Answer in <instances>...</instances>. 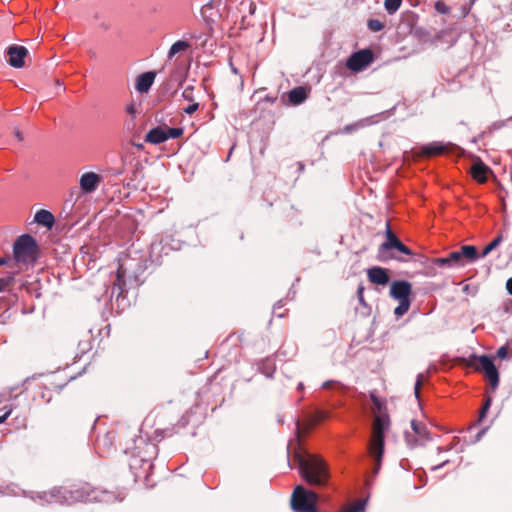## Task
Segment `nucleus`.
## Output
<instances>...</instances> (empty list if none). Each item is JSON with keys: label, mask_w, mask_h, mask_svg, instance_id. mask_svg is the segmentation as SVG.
<instances>
[{"label": "nucleus", "mask_w": 512, "mask_h": 512, "mask_svg": "<svg viewBox=\"0 0 512 512\" xmlns=\"http://www.w3.org/2000/svg\"><path fill=\"white\" fill-rule=\"evenodd\" d=\"M14 135L15 137L19 140V141H22L23 140V134L21 133V131L19 129H15L14 130Z\"/></svg>", "instance_id": "46"}, {"label": "nucleus", "mask_w": 512, "mask_h": 512, "mask_svg": "<svg viewBox=\"0 0 512 512\" xmlns=\"http://www.w3.org/2000/svg\"><path fill=\"white\" fill-rule=\"evenodd\" d=\"M411 427H412L413 431L419 435H422L425 430V427L423 425H421L420 423H418L416 420L411 421Z\"/></svg>", "instance_id": "35"}, {"label": "nucleus", "mask_w": 512, "mask_h": 512, "mask_svg": "<svg viewBox=\"0 0 512 512\" xmlns=\"http://www.w3.org/2000/svg\"><path fill=\"white\" fill-rule=\"evenodd\" d=\"M12 410L8 409L2 416H0V424L4 423L6 419L11 415Z\"/></svg>", "instance_id": "42"}, {"label": "nucleus", "mask_w": 512, "mask_h": 512, "mask_svg": "<svg viewBox=\"0 0 512 512\" xmlns=\"http://www.w3.org/2000/svg\"><path fill=\"white\" fill-rule=\"evenodd\" d=\"M363 292H364V287L363 286H359L358 290H357V295H358V298H359L360 302H364Z\"/></svg>", "instance_id": "43"}, {"label": "nucleus", "mask_w": 512, "mask_h": 512, "mask_svg": "<svg viewBox=\"0 0 512 512\" xmlns=\"http://www.w3.org/2000/svg\"><path fill=\"white\" fill-rule=\"evenodd\" d=\"M466 364L467 366L474 368L476 371L485 374L492 391L497 389L499 385V373L490 357L486 355H471L466 360Z\"/></svg>", "instance_id": "4"}, {"label": "nucleus", "mask_w": 512, "mask_h": 512, "mask_svg": "<svg viewBox=\"0 0 512 512\" xmlns=\"http://www.w3.org/2000/svg\"><path fill=\"white\" fill-rule=\"evenodd\" d=\"M506 289L510 295H512V277L506 282Z\"/></svg>", "instance_id": "44"}, {"label": "nucleus", "mask_w": 512, "mask_h": 512, "mask_svg": "<svg viewBox=\"0 0 512 512\" xmlns=\"http://www.w3.org/2000/svg\"><path fill=\"white\" fill-rule=\"evenodd\" d=\"M155 76V73L152 71L140 74L136 80V90L140 93L148 92L154 82Z\"/></svg>", "instance_id": "16"}, {"label": "nucleus", "mask_w": 512, "mask_h": 512, "mask_svg": "<svg viewBox=\"0 0 512 512\" xmlns=\"http://www.w3.org/2000/svg\"><path fill=\"white\" fill-rule=\"evenodd\" d=\"M392 250H396V251H398L402 254L408 255V256L414 255L412 250L401 242V240L391 230L389 224H387L386 231H385V241L383 243H381L378 248V258L381 261H387V260H391V259L403 261V259L395 256L391 252Z\"/></svg>", "instance_id": "3"}, {"label": "nucleus", "mask_w": 512, "mask_h": 512, "mask_svg": "<svg viewBox=\"0 0 512 512\" xmlns=\"http://www.w3.org/2000/svg\"><path fill=\"white\" fill-rule=\"evenodd\" d=\"M123 452L127 455H131L133 457L138 456V453H136L134 447H123Z\"/></svg>", "instance_id": "39"}, {"label": "nucleus", "mask_w": 512, "mask_h": 512, "mask_svg": "<svg viewBox=\"0 0 512 512\" xmlns=\"http://www.w3.org/2000/svg\"><path fill=\"white\" fill-rule=\"evenodd\" d=\"M126 112L130 115H133L136 113V107L135 105L132 103V104H129L126 106Z\"/></svg>", "instance_id": "41"}, {"label": "nucleus", "mask_w": 512, "mask_h": 512, "mask_svg": "<svg viewBox=\"0 0 512 512\" xmlns=\"http://www.w3.org/2000/svg\"><path fill=\"white\" fill-rule=\"evenodd\" d=\"M290 502L294 512H317L318 494L298 485L293 490Z\"/></svg>", "instance_id": "5"}, {"label": "nucleus", "mask_w": 512, "mask_h": 512, "mask_svg": "<svg viewBox=\"0 0 512 512\" xmlns=\"http://www.w3.org/2000/svg\"><path fill=\"white\" fill-rule=\"evenodd\" d=\"M367 25L368 28L373 32L381 31L384 28V24L378 19H370Z\"/></svg>", "instance_id": "29"}, {"label": "nucleus", "mask_w": 512, "mask_h": 512, "mask_svg": "<svg viewBox=\"0 0 512 512\" xmlns=\"http://www.w3.org/2000/svg\"><path fill=\"white\" fill-rule=\"evenodd\" d=\"M11 269L12 270L6 276L0 278V293L7 291L15 282V275L19 272L15 268Z\"/></svg>", "instance_id": "22"}, {"label": "nucleus", "mask_w": 512, "mask_h": 512, "mask_svg": "<svg viewBox=\"0 0 512 512\" xmlns=\"http://www.w3.org/2000/svg\"><path fill=\"white\" fill-rule=\"evenodd\" d=\"M374 61V53L370 49L354 52L346 61V67L352 72H360Z\"/></svg>", "instance_id": "9"}, {"label": "nucleus", "mask_w": 512, "mask_h": 512, "mask_svg": "<svg viewBox=\"0 0 512 512\" xmlns=\"http://www.w3.org/2000/svg\"><path fill=\"white\" fill-rule=\"evenodd\" d=\"M497 356L500 359H507V358H509L511 356V354L509 353V350H508L507 346H501L497 350Z\"/></svg>", "instance_id": "34"}, {"label": "nucleus", "mask_w": 512, "mask_h": 512, "mask_svg": "<svg viewBox=\"0 0 512 512\" xmlns=\"http://www.w3.org/2000/svg\"><path fill=\"white\" fill-rule=\"evenodd\" d=\"M183 134V128H167L165 129V135L167 136V140L169 138H179Z\"/></svg>", "instance_id": "28"}, {"label": "nucleus", "mask_w": 512, "mask_h": 512, "mask_svg": "<svg viewBox=\"0 0 512 512\" xmlns=\"http://www.w3.org/2000/svg\"><path fill=\"white\" fill-rule=\"evenodd\" d=\"M366 500H358L349 505L342 512H363L365 510Z\"/></svg>", "instance_id": "25"}, {"label": "nucleus", "mask_w": 512, "mask_h": 512, "mask_svg": "<svg viewBox=\"0 0 512 512\" xmlns=\"http://www.w3.org/2000/svg\"><path fill=\"white\" fill-rule=\"evenodd\" d=\"M367 277L371 283L382 286L388 284L390 280L387 269L378 266L368 269Z\"/></svg>", "instance_id": "12"}, {"label": "nucleus", "mask_w": 512, "mask_h": 512, "mask_svg": "<svg viewBox=\"0 0 512 512\" xmlns=\"http://www.w3.org/2000/svg\"><path fill=\"white\" fill-rule=\"evenodd\" d=\"M452 266L463 265L460 251H453L448 255Z\"/></svg>", "instance_id": "27"}, {"label": "nucleus", "mask_w": 512, "mask_h": 512, "mask_svg": "<svg viewBox=\"0 0 512 512\" xmlns=\"http://www.w3.org/2000/svg\"><path fill=\"white\" fill-rule=\"evenodd\" d=\"M43 391H42V397L45 398L47 397V402H49L51 400V397H52V391L53 389L49 386H44L43 388Z\"/></svg>", "instance_id": "38"}, {"label": "nucleus", "mask_w": 512, "mask_h": 512, "mask_svg": "<svg viewBox=\"0 0 512 512\" xmlns=\"http://www.w3.org/2000/svg\"><path fill=\"white\" fill-rule=\"evenodd\" d=\"M402 0H385L384 6L389 14H394L401 6Z\"/></svg>", "instance_id": "26"}, {"label": "nucleus", "mask_w": 512, "mask_h": 512, "mask_svg": "<svg viewBox=\"0 0 512 512\" xmlns=\"http://www.w3.org/2000/svg\"><path fill=\"white\" fill-rule=\"evenodd\" d=\"M199 108V104L195 102H191L187 107L184 108V112L188 115H192Z\"/></svg>", "instance_id": "36"}, {"label": "nucleus", "mask_w": 512, "mask_h": 512, "mask_svg": "<svg viewBox=\"0 0 512 512\" xmlns=\"http://www.w3.org/2000/svg\"><path fill=\"white\" fill-rule=\"evenodd\" d=\"M274 371V368L271 369V371H263V373L266 374V376H271Z\"/></svg>", "instance_id": "47"}, {"label": "nucleus", "mask_w": 512, "mask_h": 512, "mask_svg": "<svg viewBox=\"0 0 512 512\" xmlns=\"http://www.w3.org/2000/svg\"><path fill=\"white\" fill-rule=\"evenodd\" d=\"M101 182V175L95 172H85L79 179V186L83 193L90 194L97 190Z\"/></svg>", "instance_id": "10"}, {"label": "nucleus", "mask_w": 512, "mask_h": 512, "mask_svg": "<svg viewBox=\"0 0 512 512\" xmlns=\"http://www.w3.org/2000/svg\"><path fill=\"white\" fill-rule=\"evenodd\" d=\"M309 92L310 88L304 86H298L293 88L288 93V99L290 104L295 106L302 104L308 98Z\"/></svg>", "instance_id": "15"}, {"label": "nucleus", "mask_w": 512, "mask_h": 512, "mask_svg": "<svg viewBox=\"0 0 512 512\" xmlns=\"http://www.w3.org/2000/svg\"><path fill=\"white\" fill-rule=\"evenodd\" d=\"M299 473L310 485L323 486L329 479V472L325 462L316 455L297 450L294 455Z\"/></svg>", "instance_id": "1"}, {"label": "nucleus", "mask_w": 512, "mask_h": 512, "mask_svg": "<svg viewBox=\"0 0 512 512\" xmlns=\"http://www.w3.org/2000/svg\"><path fill=\"white\" fill-rule=\"evenodd\" d=\"M190 47V43L186 41H176L169 49L168 52V58H172L174 55H176L179 52H184Z\"/></svg>", "instance_id": "23"}, {"label": "nucleus", "mask_w": 512, "mask_h": 512, "mask_svg": "<svg viewBox=\"0 0 512 512\" xmlns=\"http://www.w3.org/2000/svg\"><path fill=\"white\" fill-rule=\"evenodd\" d=\"M125 276H126V270L122 264H119V266L117 268V272H116V280L113 283V291L115 289H117L118 295L123 294L125 291V285H126Z\"/></svg>", "instance_id": "20"}, {"label": "nucleus", "mask_w": 512, "mask_h": 512, "mask_svg": "<svg viewBox=\"0 0 512 512\" xmlns=\"http://www.w3.org/2000/svg\"><path fill=\"white\" fill-rule=\"evenodd\" d=\"M114 435L108 432L102 436H99L96 440L97 449L103 453H110L113 448Z\"/></svg>", "instance_id": "19"}, {"label": "nucleus", "mask_w": 512, "mask_h": 512, "mask_svg": "<svg viewBox=\"0 0 512 512\" xmlns=\"http://www.w3.org/2000/svg\"><path fill=\"white\" fill-rule=\"evenodd\" d=\"M491 172V169L485 165L479 158L471 167V175L474 180L479 183H485L487 181V175Z\"/></svg>", "instance_id": "14"}, {"label": "nucleus", "mask_w": 512, "mask_h": 512, "mask_svg": "<svg viewBox=\"0 0 512 512\" xmlns=\"http://www.w3.org/2000/svg\"><path fill=\"white\" fill-rule=\"evenodd\" d=\"M459 251L462 259H465L468 262H474L478 258V252L475 246L463 245Z\"/></svg>", "instance_id": "21"}, {"label": "nucleus", "mask_w": 512, "mask_h": 512, "mask_svg": "<svg viewBox=\"0 0 512 512\" xmlns=\"http://www.w3.org/2000/svg\"><path fill=\"white\" fill-rule=\"evenodd\" d=\"M167 140V136L165 135V129L158 126L150 131L145 135V142L151 143V144H160Z\"/></svg>", "instance_id": "17"}, {"label": "nucleus", "mask_w": 512, "mask_h": 512, "mask_svg": "<svg viewBox=\"0 0 512 512\" xmlns=\"http://www.w3.org/2000/svg\"><path fill=\"white\" fill-rule=\"evenodd\" d=\"M412 292V285L405 280H396L391 283L390 296L399 301V305L394 309V314L401 317L406 314L410 308L411 301L410 295Z\"/></svg>", "instance_id": "6"}, {"label": "nucleus", "mask_w": 512, "mask_h": 512, "mask_svg": "<svg viewBox=\"0 0 512 512\" xmlns=\"http://www.w3.org/2000/svg\"><path fill=\"white\" fill-rule=\"evenodd\" d=\"M56 84H57L58 86H62V83H61L59 80H56Z\"/></svg>", "instance_id": "49"}, {"label": "nucleus", "mask_w": 512, "mask_h": 512, "mask_svg": "<svg viewBox=\"0 0 512 512\" xmlns=\"http://www.w3.org/2000/svg\"><path fill=\"white\" fill-rule=\"evenodd\" d=\"M432 263L439 267H444V266L452 267L448 256L442 257V258H435L432 260Z\"/></svg>", "instance_id": "33"}, {"label": "nucleus", "mask_w": 512, "mask_h": 512, "mask_svg": "<svg viewBox=\"0 0 512 512\" xmlns=\"http://www.w3.org/2000/svg\"><path fill=\"white\" fill-rule=\"evenodd\" d=\"M491 403H492V397L487 395L485 402L480 410L479 421H481L486 416V413L488 412V410L491 406Z\"/></svg>", "instance_id": "30"}, {"label": "nucleus", "mask_w": 512, "mask_h": 512, "mask_svg": "<svg viewBox=\"0 0 512 512\" xmlns=\"http://www.w3.org/2000/svg\"><path fill=\"white\" fill-rule=\"evenodd\" d=\"M34 221L44 227L52 228L55 223V217L50 211L41 209L36 212Z\"/></svg>", "instance_id": "18"}, {"label": "nucleus", "mask_w": 512, "mask_h": 512, "mask_svg": "<svg viewBox=\"0 0 512 512\" xmlns=\"http://www.w3.org/2000/svg\"><path fill=\"white\" fill-rule=\"evenodd\" d=\"M182 97L189 101L190 103L191 102H195V97H194V87L193 86H187L183 92H182Z\"/></svg>", "instance_id": "31"}, {"label": "nucleus", "mask_w": 512, "mask_h": 512, "mask_svg": "<svg viewBox=\"0 0 512 512\" xmlns=\"http://www.w3.org/2000/svg\"><path fill=\"white\" fill-rule=\"evenodd\" d=\"M452 144H439V143H432L426 146H423L419 152L420 156L423 157H433L437 155H442L449 151V149L452 147Z\"/></svg>", "instance_id": "13"}, {"label": "nucleus", "mask_w": 512, "mask_h": 512, "mask_svg": "<svg viewBox=\"0 0 512 512\" xmlns=\"http://www.w3.org/2000/svg\"><path fill=\"white\" fill-rule=\"evenodd\" d=\"M369 397L372 402L371 412L374 416L372 428L388 429L390 417L386 401L380 399L374 391L370 392Z\"/></svg>", "instance_id": "7"}, {"label": "nucleus", "mask_w": 512, "mask_h": 512, "mask_svg": "<svg viewBox=\"0 0 512 512\" xmlns=\"http://www.w3.org/2000/svg\"><path fill=\"white\" fill-rule=\"evenodd\" d=\"M63 387H64V385H60V386H53V389H57V390L59 391V390H61Z\"/></svg>", "instance_id": "48"}, {"label": "nucleus", "mask_w": 512, "mask_h": 512, "mask_svg": "<svg viewBox=\"0 0 512 512\" xmlns=\"http://www.w3.org/2000/svg\"><path fill=\"white\" fill-rule=\"evenodd\" d=\"M328 386H329L328 382L324 383V387H328Z\"/></svg>", "instance_id": "50"}, {"label": "nucleus", "mask_w": 512, "mask_h": 512, "mask_svg": "<svg viewBox=\"0 0 512 512\" xmlns=\"http://www.w3.org/2000/svg\"><path fill=\"white\" fill-rule=\"evenodd\" d=\"M502 242V236L498 235L493 241H491L487 246L484 247L481 257L487 256L491 251H493L495 248H497L500 243Z\"/></svg>", "instance_id": "24"}, {"label": "nucleus", "mask_w": 512, "mask_h": 512, "mask_svg": "<svg viewBox=\"0 0 512 512\" xmlns=\"http://www.w3.org/2000/svg\"><path fill=\"white\" fill-rule=\"evenodd\" d=\"M0 265H8L11 268L10 256L0 257Z\"/></svg>", "instance_id": "40"}, {"label": "nucleus", "mask_w": 512, "mask_h": 512, "mask_svg": "<svg viewBox=\"0 0 512 512\" xmlns=\"http://www.w3.org/2000/svg\"><path fill=\"white\" fill-rule=\"evenodd\" d=\"M9 56L8 63L14 68H21L25 65L24 58L28 50L24 46L12 45L7 49Z\"/></svg>", "instance_id": "11"}, {"label": "nucleus", "mask_w": 512, "mask_h": 512, "mask_svg": "<svg viewBox=\"0 0 512 512\" xmlns=\"http://www.w3.org/2000/svg\"><path fill=\"white\" fill-rule=\"evenodd\" d=\"M422 383H423V375L420 374V375H418L415 386H414V393L417 398L419 397L420 388L422 386Z\"/></svg>", "instance_id": "37"}, {"label": "nucleus", "mask_w": 512, "mask_h": 512, "mask_svg": "<svg viewBox=\"0 0 512 512\" xmlns=\"http://www.w3.org/2000/svg\"><path fill=\"white\" fill-rule=\"evenodd\" d=\"M387 429L372 428V436L369 443V454L375 461L374 473H377L381 466L384 453V433Z\"/></svg>", "instance_id": "8"}, {"label": "nucleus", "mask_w": 512, "mask_h": 512, "mask_svg": "<svg viewBox=\"0 0 512 512\" xmlns=\"http://www.w3.org/2000/svg\"><path fill=\"white\" fill-rule=\"evenodd\" d=\"M434 7L440 14H448L450 12V8L441 0L436 1Z\"/></svg>", "instance_id": "32"}, {"label": "nucleus", "mask_w": 512, "mask_h": 512, "mask_svg": "<svg viewBox=\"0 0 512 512\" xmlns=\"http://www.w3.org/2000/svg\"><path fill=\"white\" fill-rule=\"evenodd\" d=\"M326 417H327V414L325 412L320 411L317 413L316 421L324 420Z\"/></svg>", "instance_id": "45"}, {"label": "nucleus", "mask_w": 512, "mask_h": 512, "mask_svg": "<svg viewBox=\"0 0 512 512\" xmlns=\"http://www.w3.org/2000/svg\"><path fill=\"white\" fill-rule=\"evenodd\" d=\"M39 257V246L36 240L29 234L19 236L13 244V255L10 256L11 268L18 272L34 265Z\"/></svg>", "instance_id": "2"}]
</instances>
